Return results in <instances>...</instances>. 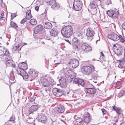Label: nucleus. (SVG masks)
I'll return each instance as SVG.
<instances>
[{
	"instance_id": "obj_7",
	"label": "nucleus",
	"mask_w": 125,
	"mask_h": 125,
	"mask_svg": "<svg viewBox=\"0 0 125 125\" xmlns=\"http://www.w3.org/2000/svg\"><path fill=\"white\" fill-rule=\"evenodd\" d=\"M122 37L120 35H118L115 33L110 34L107 36L108 38L114 41H116L119 40L120 37Z\"/></svg>"
},
{
	"instance_id": "obj_43",
	"label": "nucleus",
	"mask_w": 125,
	"mask_h": 125,
	"mask_svg": "<svg viewBox=\"0 0 125 125\" xmlns=\"http://www.w3.org/2000/svg\"><path fill=\"white\" fill-rule=\"evenodd\" d=\"M15 119V117L14 115H12V116L10 117V119L9 121H13Z\"/></svg>"
},
{
	"instance_id": "obj_36",
	"label": "nucleus",
	"mask_w": 125,
	"mask_h": 125,
	"mask_svg": "<svg viewBox=\"0 0 125 125\" xmlns=\"http://www.w3.org/2000/svg\"><path fill=\"white\" fill-rule=\"evenodd\" d=\"M54 61L55 64H59L61 63V59L60 58H58L57 59L54 60Z\"/></svg>"
},
{
	"instance_id": "obj_64",
	"label": "nucleus",
	"mask_w": 125,
	"mask_h": 125,
	"mask_svg": "<svg viewBox=\"0 0 125 125\" xmlns=\"http://www.w3.org/2000/svg\"><path fill=\"white\" fill-rule=\"evenodd\" d=\"M101 53L102 56H104V54L102 52H101Z\"/></svg>"
},
{
	"instance_id": "obj_61",
	"label": "nucleus",
	"mask_w": 125,
	"mask_h": 125,
	"mask_svg": "<svg viewBox=\"0 0 125 125\" xmlns=\"http://www.w3.org/2000/svg\"><path fill=\"white\" fill-rule=\"evenodd\" d=\"M67 17H68V18H69L70 17V15L69 13H68L67 15L66 16Z\"/></svg>"
},
{
	"instance_id": "obj_17",
	"label": "nucleus",
	"mask_w": 125,
	"mask_h": 125,
	"mask_svg": "<svg viewBox=\"0 0 125 125\" xmlns=\"http://www.w3.org/2000/svg\"><path fill=\"white\" fill-rule=\"evenodd\" d=\"M94 31L91 29H88L87 30L86 35L87 37H92L94 36Z\"/></svg>"
},
{
	"instance_id": "obj_51",
	"label": "nucleus",
	"mask_w": 125,
	"mask_h": 125,
	"mask_svg": "<svg viewBox=\"0 0 125 125\" xmlns=\"http://www.w3.org/2000/svg\"><path fill=\"white\" fill-rule=\"evenodd\" d=\"M111 3V0H107L105 2V3L107 5H108L109 4Z\"/></svg>"
},
{
	"instance_id": "obj_56",
	"label": "nucleus",
	"mask_w": 125,
	"mask_h": 125,
	"mask_svg": "<svg viewBox=\"0 0 125 125\" xmlns=\"http://www.w3.org/2000/svg\"><path fill=\"white\" fill-rule=\"evenodd\" d=\"M4 11H2L0 13L1 15L2 16H4Z\"/></svg>"
},
{
	"instance_id": "obj_34",
	"label": "nucleus",
	"mask_w": 125,
	"mask_h": 125,
	"mask_svg": "<svg viewBox=\"0 0 125 125\" xmlns=\"http://www.w3.org/2000/svg\"><path fill=\"white\" fill-rule=\"evenodd\" d=\"M118 67H119V68H120L122 69H124V70H123V71L125 70V64H123L122 63H120L119 64L118 66Z\"/></svg>"
},
{
	"instance_id": "obj_14",
	"label": "nucleus",
	"mask_w": 125,
	"mask_h": 125,
	"mask_svg": "<svg viewBox=\"0 0 125 125\" xmlns=\"http://www.w3.org/2000/svg\"><path fill=\"white\" fill-rule=\"evenodd\" d=\"M74 82L75 83L77 84L78 85H80L83 86L85 84V83L83 80L81 79L76 78L74 80Z\"/></svg>"
},
{
	"instance_id": "obj_11",
	"label": "nucleus",
	"mask_w": 125,
	"mask_h": 125,
	"mask_svg": "<svg viewBox=\"0 0 125 125\" xmlns=\"http://www.w3.org/2000/svg\"><path fill=\"white\" fill-rule=\"evenodd\" d=\"M43 3H46L48 5L51 6V8H54L55 6V4L56 3L55 0H50L48 1L47 0H42Z\"/></svg>"
},
{
	"instance_id": "obj_23",
	"label": "nucleus",
	"mask_w": 125,
	"mask_h": 125,
	"mask_svg": "<svg viewBox=\"0 0 125 125\" xmlns=\"http://www.w3.org/2000/svg\"><path fill=\"white\" fill-rule=\"evenodd\" d=\"M57 110L59 113H62L64 112V109L62 105L60 104L58 106Z\"/></svg>"
},
{
	"instance_id": "obj_49",
	"label": "nucleus",
	"mask_w": 125,
	"mask_h": 125,
	"mask_svg": "<svg viewBox=\"0 0 125 125\" xmlns=\"http://www.w3.org/2000/svg\"><path fill=\"white\" fill-rule=\"evenodd\" d=\"M124 91H123L122 93L120 92L119 94V97L120 98L122 96H123L124 94Z\"/></svg>"
},
{
	"instance_id": "obj_59",
	"label": "nucleus",
	"mask_w": 125,
	"mask_h": 125,
	"mask_svg": "<svg viewBox=\"0 0 125 125\" xmlns=\"http://www.w3.org/2000/svg\"><path fill=\"white\" fill-rule=\"evenodd\" d=\"M11 66L13 67H14L15 66V64H13L12 63V64H11Z\"/></svg>"
},
{
	"instance_id": "obj_37",
	"label": "nucleus",
	"mask_w": 125,
	"mask_h": 125,
	"mask_svg": "<svg viewBox=\"0 0 125 125\" xmlns=\"http://www.w3.org/2000/svg\"><path fill=\"white\" fill-rule=\"evenodd\" d=\"M92 49L91 47L88 45V47H87V49L85 50V52H88L91 50Z\"/></svg>"
},
{
	"instance_id": "obj_1",
	"label": "nucleus",
	"mask_w": 125,
	"mask_h": 125,
	"mask_svg": "<svg viewBox=\"0 0 125 125\" xmlns=\"http://www.w3.org/2000/svg\"><path fill=\"white\" fill-rule=\"evenodd\" d=\"M73 32V28L71 25L65 26L61 30L62 35L66 38H69L71 36Z\"/></svg>"
},
{
	"instance_id": "obj_46",
	"label": "nucleus",
	"mask_w": 125,
	"mask_h": 125,
	"mask_svg": "<svg viewBox=\"0 0 125 125\" xmlns=\"http://www.w3.org/2000/svg\"><path fill=\"white\" fill-rule=\"evenodd\" d=\"M35 99V96H32L31 97L30 99V101L31 102H33Z\"/></svg>"
},
{
	"instance_id": "obj_24",
	"label": "nucleus",
	"mask_w": 125,
	"mask_h": 125,
	"mask_svg": "<svg viewBox=\"0 0 125 125\" xmlns=\"http://www.w3.org/2000/svg\"><path fill=\"white\" fill-rule=\"evenodd\" d=\"M113 109L119 115L121 114L123 111L119 107H117L114 106H113Z\"/></svg>"
},
{
	"instance_id": "obj_3",
	"label": "nucleus",
	"mask_w": 125,
	"mask_h": 125,
	"mask_svg": "<svg viewBox=\"0 0 125 125\" xmlns=\"http://www.w3.org/2000/svg\"><path fill=\"white\" fill-rule=\"evenodd\" d=\"M92 119L90 116V114L88 113L87 116L85 117L81 120H78L77 122H79V125H85L90 123Z\"/></svg>"
},
{
	"instance_id": "obj_55",
	"label": "nucleus",
	"mask_w": 125,
	"mask_h": 125,
	"mask_svg": "<svg viewBox=\"0 0 125 125\" xmlns=\"http://www.w3.org/2000/svg\"><path fill=\"white\" fill-rule=\"evenodd\" d=\"M73 10H74L75 11H79L81 10V8H73Z\"/></svg>"
},
{
	"instance_id": "obj_33",
	"label": "nucleus",
	"mask_w": 125,
	"mask_h": 125,
	"mask_svg": "<svg viewBox=\"0 0 125 125\" xmlns=\"http://www.w3.org/2000/svg\"><path fill=\"white\" fill-rule=\"evenodd\" d=\"M30 23L32 25H35L37 24V21L35 19H32L30 21Z\"/></svg>"
},
{
	"instance_id": "obj_41",
	"label": "nucleus",
	"mask_w": 125,
	"mask_h": 125,
	"mask_svg": "<svg viewBox=\"0 0 125 125\" xmlns=\"http://www.w3.org/2000/svg\"><path fill=\"white\" fill-rule=\"evenodd\" d=\"M80 0H74L73 4V8H75V7L74 6V5L77 4V3L80 2Z\"/></svg>"
},
{
	"instance_id": "obj_44",
	"label": "nucleus",
	"mask_w": 125,
	"mask_h": 125,
	"mask_svg": "<svg viewBox=\"0 0 125 125\" xmlns=\"http://www.w3.org/2000/svg\"><path fill=\"white\" fill-rule=\"evenodd\" d=\"M27 20H28L26 18H24L21 21V24H23L26 21H27Z\"/></svg>"
},
{
	"instance_id": "obj_45",
	"label": "nucleus",
	"mask_w": 125,
	"mask_h": 125,
	"mask_svg": "<svg viewBox=\"0 0 125 125\" xmlns=\"http://www.w3.org/2000/svg\"><path fill=\"white\" fill-rule=\"evenodd\" d=\"M101 110L103 115L107 114L108 113L104 109H102Z\"/></svg>"
},
{
	"instance_id": "obj_50",
	"label": "nucleus",
	"mask_w": 125,
	"mask_h": 125,
	"mask_svg": "<svg viewBox=\"0 0 125 125\" xmlns=\"http://www.w3.org/2000/svg\"><path fill=\"white\" fill-rule=\"evenodd\" d=\"M119 39L120 40V42H124L125 41L124 39L122 37V36L121 37H120Z\"/></svg>"
},
{
	"instance_id": "obj_13",
	"label": "nucleus",
	"mask_w": 125,
	"mask_h": 125,
	"mask_svg": "<svg viewBox=\"0 0 125 125\" xmlns=\"http://www.w3.org/2000/svg\"><path fill=\"white\" fill-rule=\"evenodd\" d=\"M38 108V106L37 105H33L29 108L28 110L29 113L30 114H33L34 112L36 111Z\"/></svg>"
},
{
	"instance_id": "obj_9",
	"label": "nucleus",
	"mask_w": 125,
	"mask_h": 125,
	"mask_svg": "<svg viewBox=\"0 0 125 125\" xmlns=\"http://www.w3.org/2000/svg\"><path fill=\"white\" fill-rule=\"evenodd\" d=\"M69 64H70L72 66V68L73 69L77 67L79 65V62L78 60L74 59L71 60L70 62L69 63Z\"/></svg>"
},
{
	"instance_id": "obj_4",
	"label": "nucleus",
	"mask_w": 125,
	"mask_h": 125,
	"mask_svg": "<svg viewBox=\"0 0 125 125\" xmlns=\"http://www.w3.org/2000/svg\"><path fill=\"white\" fill-rule=\"evenodd\" d=\"M113 49L114 52L117 55H121L122 53V48L118 44L116 43L114 45Z\"/></svg>"
},
{
	"instance_id": "obj_2",
	"label": "nucleus",
	"mask_w": 125,
	"mask_h": 125,
	"mask_svg": "<svg viewBox=\"0 0 125 125\" xmlns=\"http://www.w3.org/2000/svg\"><path fill=\"white\" fill-rule=\"evenodd\" d=\"M95 70L94 67L93 65L83 66L82 69L83 73L87 75H89Z\"/></svg>"
},
{
	"instance_id": "obj_6",
	"label": "nucleus",
	"mask_w": 125,
	"mask_h": 125,
	"mask_svg": "<svg viewBox=\"0 0 125 125\" xmlns=\"http://www.w3.org/2000/svg\"><path fill=\"white\" fill-rule=\"evenodd\" d=\"M52 92L54 95L57 97L63 95L64 94V91L62 90L55 88H54L53 89Z\"/></svg>"
},
{
	"instance_id": "obj_30",
	"label": "nucleus",
	"mask_w": 125,
	"mask_h": 125,
	"mask_svg": "<svg viewBox=\"0 0 125 125\" xmlns=\"http://www.w3.org/2000/svg\"><path fill=\"white\" fill-rule=\"evenodd\" d=\"M10 24L11 27H13L15 29H16L18 27V26L16 23L12 21H10Z\"/></svg>"
},
{
	"instance_id": "obj_35",
	"label": "nucleus",
	"mask_w": 125,
	"mask_h": 125,
	"mask_svg": "<svg viewBox=\"0 0 125 125\" xmlns=\"http://www.w3.org/2000/svg\"><path fill=\"white\" fill-rule=\"evenodd\" d=\"M74 5L76 6L75 7H77V8H82L83 7L82 3L81 2L77 3V4H75Z\"/></svg>"
},
{
	"instance_id": "obj_58",
	"label": "nucleus",
	"mask_w": 125,
	"mask_h": 125,
	"mask_svg": "<svg viewBox=\"0 0 125 125\" xmlns=\"http://www.w3.org/2000/svg\"><path fill=\"white\" fill-rule=\"evenodd\" d=\"M2 22L4 21L5 20V17L2 16Z\"/></svg>"
},
{
	"instance_id": "obj_10",
	"label": "nucleus",
	"mask_w": 125,
	"mask_h": 125,
	"mask_svg": "<svg viewBox=\"0 0 125 125\" xmlns=\"http://www.w3.org/2000/svg\"><path fill=\"white\" fill-rule=\"evenodd\" d=\"M10 54L9 52L5 47H2L0 49V56H9Z\"/></svg>"
},
{
	"instance_id": "obj_16",
	"label": "nucleus",
	"mask_w": 125,
	"mask_h": 125,
	"mask_svg": "<svg viewBox=\"0 0 125 125\" xmlns=\"http://www.w3.org/2000/svg\"><path fill=\"white\" fill-rule=\"evenodd\" d=\"M84 90L85 92L90 94H93L95 93L96 91V89L93 88H85Z\"/></svg>"
},
{
	"instance_id": "obj_15",
	"label": "nucleus",
	"mask_w": 125,
	"mask_h": 125,
	"mask_svg": "<svg viewBox=\"0 0 125 125\" xmlns=\"http://www.w3.org/2000/svg\"><path fill=\"white\" fill-rule=\"evenodd\" d=\"M44 29L43 26L41 25H37L35 28L34 32L35 34H37L40 32L42 31Z\"/></svg>"
},
{
	"instance_id": "obj_22",
	"label": "nucleus",
	"mask_w": 125,
	"mask_h": 125,
	"mask_svg": "<svg viewBox=\"0 0 125 125\" xmlns=\"http://www.w3.org/2000/svg\"><path fill=\"white\" fill-rule=\"evenodd\" d=\"M97 72L96 71H93L91 73V76L92 78L94 79H96L97 77H98V75L97 74Z\"/></svg>"
},
{
	"instance_id": "obj_31",
	"label": "nucleus",
	"mask_w": 125,
	"mask_h": 125,
	"mask_svg": "<svg viewBox=\"0 0 125 125\" xmlns=\"http://www.w3.org/2000/svg\"><path fill=\"white\" fill-rule=\"evenodd\" d=\"M22 46L21 44H19L17 46H15V48L16 49H15V48H13V50H17L18 51L19 50H21V47Z\"/></svg>"
},
{
	"instance_id": "obj_12",
	"label": "nucleus",
	"mask_w": 125,
	"mask_h": 125,
	"mask_svg": "<svg viewBox=\"0 0 125 125\" xmlns=\"http://www.w3.org/2000/svg\"><path fill=\"white\" fill-rule=\"evenodd\" d=\"M47 120V117L44 115L41 114L39 115L38 120L39 122L45 124L46 123Z\"/></svg>"
},
{
	"instance_id": "obj_48",
	"label": "nucleus",
	"mask_w": 125,
	"mask_h": 125,
	"mask_svg": "<svg viewBox=\"0 0 125 125\" xmlns=\"http://www.w3.org/2000/svg\"><path fill=\"white\" fill-rule=\"evenodd\" d=\"M90 7L91 8H96V7L95 5V4L94 3H91L90 5Z\"/></svg>"
},
{
	"instance_id": "obj_8",
	"label": "nucleus",
	"mask_w": 125,
	"mask_h": 125,
	"mask_svg": "<svg viewBox=\"0 0 125 125\" xmlns=\"http://www.w3.org/2000/svg\"><path fill=\"white\" fill-rule=\"evenodd\" d=\"M70 79L71 78L70 77L67 78L66 77V78L63 77H61L59 80L60 85L62 87H66L67 86V85L66 79Z\"/></svg>"
},
{
	"instance_id": "obj_57",
	"label": "nucleus",
	"mask_w": 125,
	"mask_h": 125,
	"mask_svg": "<svg viewBox=\"0 0 125 125\" xmlns=\"http://www.w3.org/2000/svg\"><path fill=\"white\" fill-rule=\"evenodd\" d=\"M65 40L67 42H68L70 44H71V42L69 41L68 39H65Z\"/></svg>"
},
{
	"instance_id": "obj_54",
	"label": "nucleus",
	"mask_w": 125,
	"mask_h": 125,
	"mask_svg": "<svg viewBox=\"0 0 125 125\" xmlns=\"http://www.w3.org/2000/svg\"><path fill=\"white\" fill-rule=\"evenodd\" d=\"M55 4V6L54 7V8L55 7H57V8H59V7H60V5L58 4H56V3Z\"/></svg>"
},
{
	"instance_id": "obj_32",
	"label": "nucleus",
	"mask_w": 125,
	"mask_h": 125,
	"mask_svg": "<svg viewBox=\"0 0 125 125\" xmlns=\"http://www.w3.org/2000/svg\"><path fill=\"white\" fill-rule=\"evenodd\" d=\"M24 70L19 68L17 70V71L18 73L21 75V73L22 74V73H24V72H25Z\"/></svg>"
},
{
	"instance_id": "obj_63",
	"label": "nucleus",
	"mask_w": 125,
	"mask_h": 125,
	"mask_svg": "<svg viewBox=\"0 0 125 125\" xmlns=\"http://www.w3.org/2000/svg\"><path fill=\"white\" fill-rule=\"evenodd\" d=\"M3 56H0V59H1V60H3Z\"/></svg>"
},
{
	"instance_id": "obj_40",
	"label": "nucleus",
	"mask_w": 125,
	"mask_h": 125,
	"mask_svg": "<svg viewBox=\"0 0 125 125\" xmlns=\"http://www.w3.org/2000/svg\"><path fill=\"white\" fill-rule=\"evenodd\" d=\"M17 16L16 14V13H12L11 14V20H13L14 18L16 17Z\"/></svg>"
},
{
	"instance_id": "obj_25",
	"label": "nucleus",
	"mask_w": 125,
	"mask_h": 125,
	"mask_svg": "<svg viewBox=\"0 0 125 125\" xmlns=\"http://www.w3.org/2000/svg\"><path fill=\"white\" fill-rule=\"evenodd\" d=\"M44 27L47 29H50L52 27V25L50 22H45L43 24Z\"/></svg>"
},
{
	"instance_id": "obj_21",
	"label": "nucleus",
	"mask_w": 125,
	"mask_h": 125,
	"mask_svg": "<svg viewBox=\"0 0 125 125\" xmlns=\"http://www.w3.org/2000/svg\"><path fill=\"white\" fill-rule=\"evenodd\" d=\"M50 33L51 36L55 37L57 35L58 33V31L56 29L54 28L51 30L50 32Z\"/></svg>"
},
{
	"instance_id": "obj_38",
	"label": "nucleus",
	"mask_w": 125,
	"mask_h": 125,
	"mask_svg": "<svg viewBox=\"0 0 125 125\" xmlns=\"http://www.w3.org/2000/svg\"><path fill=\"white\" fill-rule=\"evenodd\" d=\"M10 79L12 81H14L15 79L14 74L13 73H11L10 75Z\"/></svg>"
},
{
	"instance_id": "obj_5",
	"label": "nucleus",
	"mask_w": 125,
	"mask_h": 125,
	"mask_svg": "<svg viewBox=\"0 0 125 125\" xmlns=\"http://www.w3.org/2000/svg\"><path fill=\"white\" fill-rule=\"evenodd\" d=\"M106 13L109 16L115 18H117L119 13L118 10L116 8H115L114 10H110L107 11Z\"/></svg>"
},
{
	"instance_id": "obj_53",
	"label": "nucleus",
	"mask_w": 125,
	"mask_h": 125,
	"mask_svg": "<svg viewBox=\"0 0 125 125\" xmlns=\"http://www.w3.org/2000/svg\"><path fill=\"white\" fill-rule=\"evenodd\" d=\"M73 4L71 3H69V4L68 7L69 8H71L72 7V6L73 8Z\"/></svg>"
},
{
	"instance_id": "obj_18",
	"label": "nucleus",
	"mask_w": 125,
	"mask_h": 125,
	"mask_svg": "<svg viewBox=\"0 0 125 125\" xmlns=\"http://www.w3.org/2000/svg\"><path fill=\"white\" fill-rule=\"evenodd\" d=\"M42 84L44 87H48L49 86H52V85L50 84L48 80L46 79H44L42 82Z\"/></svg>"
},
{
	"instance_id": "obj_28",
	"label": "nucleus",
	"mask_w": 125,
	"mask_h": 125,
	"mask_svg": "<svg viewBox=\"0 0 125 125\" xmlns=\"http://www.w3.org/2000/svg\"><path fill=\"white\" fill-rule=\"evenodd\" d=\"M7 61L6 62V65L8 66H11L12 63L13 62V61L12 59H10L7 60Z\"/></svg>"
},
{
	"instance_id": "obj_19",
	"label": "nucleus",
	"mask_w": 125,
	"mask_h": 125,
	"mask_svg": "<svg viewBox=\"0 0 125 125\" xmlns=\"http://www.w3.org/2000/svg\"><path fill=\"white\" fill-rule=\"evenodd\" d=\"M28 73L32 76H36L38 75V72L33 69H30Z\"/></svg>"
},
{
	"instance_id": "obj_52",
	"label": "nucleus",
	"mask_w": 125,
	"mask_h": 125,
	"mask_svg": "<svg viewBox=\"0 0 125 125\" xmlns=\"http://www.w3.org/2000/svg\"><path fill=\"white\" fill-rule=\"evenodd\" d=\"M122 27L123 29L125 30V22H124L123 23Z\"/></svg>"
},
{
	"instance_id": "obj_42",
	"label": "nucleus",
	"mask_w": 125,
	"mask_h": 125,
	"mask_svg": "<svg viewBox=\"0 0 125 125\" xmlns=\"http://www.w3.org/2000/svg\"><path fill=\"white\" fill-rule=\"evenodd\" d=\"M78 39L74 37L73 39L72 42L73 43H76L78 42Z\"/></svg>"
},
{
	"instance_id": "obj_62",
	"label": "nucleus",
	"mask_w": 125,
	"mask_h": 125,
	"mask_svg": "<svg viewBox=\"0 0 125 125\" xmlns=\"http://www.w3.org/2000/svg\"><path fill=\"white\" fill-rule=\"evenodd\" d=\"M47 10H46V9H45V12L44 13H45V14H46L47 13Z\"/></svg>"
},
{
	"instance_id": "obj_39",
	"label": "nucleus",
	"mask_w": 125,
	"mask_h": 125,
	"mask_svg": "<svg viewBox=\"0 0 125 125\" xmlns=\"http://www.w3.org/2000/svg\"><path fill=\"white\" fill-rule=\"evenodd\" d=\"M83 34V33L79 31H77L76 33V36L79 37L81 36Z\"/></svg>"
},
{
	"instance_id": "obj_26",
	"label": "nucleus",
	"mask_w": 125,
	"mask_h": 125,
	"mask_svg": "<svg viewBox=\"0 0 125 125\" xmlns=\"http://www.w3.org/2000/svg\"><path fill=\"white\" fill-rule=\"evenodd\" d=\"M26 18L28 20H29L32 18V16L31 14V10H28L26 13Z\"/></svg>"
},
{
	"instance_id": "obj_27",
	"label": "nucleus",
	"mask_w": 125,
	"mask_h": 125,
	"mask_svg": "<svg viewBox=\"0 0 125 125\" xmlns=\"http://www.w3.org/2000/svg\"><path fill=\"white\" fill-rule=\"evenodd\" d=\"M88 45L87 43H83L82 44L81 46V48L85 52V50L87 49V47H88Z\"/></svg>"
},
{
	"instance_id": "obj_60",
	"label": "nucleus",
	"mask_w": 125,
	"mask_h": 125,
	"mask_svg": "<svg viewBox=\"0 0 125 125\" xmlns=\"http://www.w3.org/2000/svg\"><path fill=\"white\" fill-rule=\"evenodd\" d=\"M2 16H0V21L2 22Z\"/></svg>"
},
{
	"instance_id": "obj_47",
	"label": "nucleus",
	"mask_w": 125,
	"mask_h": 125,
	"mask_svg": "<svg viewBox=\"0 0 125 125\" xmlns=\"http://www.w3.org/2000/svg\"><path fill=\"white\" fill-rule=\"evenodd\" d=\"M0 2L1 3V7H2V8H3V7L4 8H5V6H5L4 4L3 3V1L2 0H0Z\"/></svg>"
},
{
	"instance_id": "obj_29",
	"label": "nucleus",
	"mask_w": 125,
	"mask_h": 125,
	"mask_svg": "<svg viewBox=\"0 0 125 125\" xmlns=\"http://www.w3.org/2000/svg\"><path fill=\"white\" fill-rule=\"evenodd\" d=\"M21 76L23 77L24 79H26L29 76L28 74L26 73L25 71L24 72V73H22V74L21 73Z\"/></svg>"
},
{
	"instance_id": "obj_20",
	"label": "nucleus",
	"mask_w": 125,
	"mask_h": 125,
	"mask_svg": "<svg viewBox=\"0 0 125 125\" xmlns=\"http://www.w3.org/2000/svg\"><path fill=\"white\" fill-rule=\"evenodd\" d=\"M18 66L20 68L24 70H25L27 68V64L24 62L19 63Z\"/></svg>"
}]
</instances>
